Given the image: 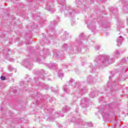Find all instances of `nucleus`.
Wrapping results in <instances>:
<instances>
[{
    "label": "nucleus",
    "instance_id": "nucleus-1",
    "mask_svg": "<svg viewBox=\"0 0 128 128\" xmlns=\"http://www.w3.org/2000/svg\"><path fill=\"white\" fill-rule=\"evenodd\" d=\"M66 0H58V4H60L61 6H60V10H64H64V14L66 16H69V18H74L76 14H78L80 12L76 11L74 9L70 8V6H66V5H63L64 4Z\"/></svg>",
    "mask_w": 128,
    "mask_h": 128
},
{
    "label": "nucleus",
    "instance_id": "nucleus-2",
    "mask_svg": "<svg viewBox=\"0 0 128 128\" xmlns=\"http://www.w3.org/2000/svg\"><path fill=\"white\" fill-rule=\"evenodd\" d=\"M114 62V60L112 58H110V56L108 55H105L103 56L102 60L99 59L97 64H98V66H106L111 64Z\"/></svg>",
    "mask_w": 128,
    "mask_h": 128
},
{
    "label": "nucleus",
    "instance_id": "nucleus-3",
    "mask_svg": "<svg viewBox=\"0 0 128 128\" xmlns=\"http://www.w3.org/2000/svg\"><path fill=\"white\" fill-rule=\"evenodd\" d=\"M69 84L74 86L75 90H78V92L80 90L81 94H86L88 92V90L86 88H82V87L80 86V84L76 82L73 79H71L69 81Z\"/></svg>",
    "mask_w": 128,
    "mask_h": 128
},
{
    "label": "nucleus",
    "instance_id": "nucleus-4",
    "mask_svg": "<svg viewBox=\"0 0 128 128\" xmlns=\"http://www.w3.org/2000/svg\"><path fill=\"white\" fill-rule=\"evenodd\" d=\"M88 28L92 32H96V23L92 22L87 26Z\"/></svg>",
    "mask_w": 128,
    "mask_h": 128
},
{
    "label": "nucleus",
    "instance_id": "nucleus-5",
    "mask_svg": "<svg viewBox=\"0 0 128 128\" xmlns=\"http://www.w3.org/2000/svg\"><path fill=\"white\" fill-rule=\"evenodd\" d=\"M90 102V100H88V98H84L82 99L81 100V106H82V108H86L88 106H86L88 102Z\"/></svg>",
    "mask_w": 128,
    "mask_h": 128
},
{
    "label": "nucleus",
    "instance_id": "nucleus-6",
    "mask_svg": "<svg viewBox=\"0 0 128 128\" xmlns=\"http://www.w3.org/2000/svg\"><path fill=\"white\" fill-rule=\"evenodd\" d=\"M122 42H124V37H122V36H119L116 40L117 45L118 46H122Z\"/></svg>",
    "mask_w": 128,
    "mask_h": 128
},
{
    "label": "nucleus",
    "instance_id": "nucleus-7",
    "mask_svg": "<svg viewBox=\"0 0 128 128\" xmlns=\"http://www.w3.org/2000/svg\"><path fill=\"white\" fill-rule=\"evenodd\" d=\"M100 114H102V116H104V118L108 116V114L106 113V110H100Z\"/></svg>",
    "mask_w": 128,
    "mask_h": 128
},
{
    "label": "nucleus",
    "instance_id": "nucleus-8",
    "mask_svg": "<svg viewBox=\"0 0 128 128\" xmlns=\"http://www.w3.org/2000/svg\"><path fill=\"white\" fill-rule=\"evenodd\" d=\"M48 66L50 68H51V70H54L58 68V64L56 63H50L48 64Z\"/></svg>",
    "mask_w": 128,
    "mask_h": 128
},
{
    "label": "nucleus",
    "instance_id": "nucleus-9",
    "mask_svg": "<svg viewBox=\"0 0 128 128\" xmlns=\"http://www.w3.org/2000/svg\"><path fill=\"white\" fill-rule=\"evenodd\" d=\"M42 74L40 75V78H38V77H37V78H34V80H48V78H44L42 76H44V70H42Z\"/></svg>",
    "mask_w": 128,
    "mask_h": 128
},
{
    "label": "nucleus",
    "instance_id": "nucleus-10",
    "mask_svg": "<svg viewBox=\"0 0 128 128\" xmlns=\"http://www.w3.org/2000/svg\"><path fill=\"white\" fill-rule=\"evenodd\" d=\"M53 52L54 56H56L57 58H60L61 57L59 55L60 53L58 50H54Z\"/></svg>",
    "mask_w": 128,
    "mask_h": 128
},
{
    "label": "nucleus",
    "instance_id": "nucleus-11",
    "mask_svg": "<svg viewBox=\"0 0 128 128\" xmlns=\"http://www.w3.org/2000/svg\"><path fill=\"white\" fill-rule=\"evenodd\" d=\"M46 9L47 10H49V12H50L51 14H54V12H55V10L54 8L50 6L48 7V6H46Z\"/></svg>",
    "mask_w": 128,
    "mask_h": 128
},
{
    "label": "nucleus",
    "instance_id": "nucleus-12",
    "mask_svg": "<svg viewBox=\"0 0 128 128\" xmlns=\"http://www.w3.org/2000/svg\"><path fill=\"white\" fill-rule=\"evenodd\" d=\"M68 38H69V35H68V32H65L64 33V35L62 37V39L64 40H68Z\"/></svg>",
    "mask_w": 128,
    "mask_h": 128
},
{
    "label": "nucleus",
    "instance_id": "nucleus-13",
    "mask_svg": "<svg viewBox=\"0 0 128 128\" xmlns=\"http://www.w3.org/2000/svg\"><path fill=\"white\" fill-rule=\"evenodd\" d=\"M63 90L66 92V94H70V90L68 89V85H65L63 86Z\"/></svg>",
    "mask_w": 128,
    "mask_h": 128
},
{
    "label": "nucleus",
    "instance_id": "nucleus-14",
    "mask_svg": "<svg viewBox=\"0 0 128 128\" xmlns=\"http://www.w3.org/2000/svg\"><path fill=\"white\" fill-rule=\"evenodd\" d=\"M70 110V108L68 106H64L63 107L62 112H68Z\"/></svg>",
    "mask_w": 128,
    "mask_h": 128
},
{
    "label": "nucleus",
    "instance_id": "nucleus-15",
    "mask_svg": "<svg viewBox=\"0 0 128 128\" xmlns=\"http://www.w3.org/2000/svg\"><path fill=\"white\" fill-rule=\"evenodd\" d=\"M75 4L78 8L80 6H82V2L79 0H76Z\"/></svg>",
    "mask_w": 128,
    "mask_h": 128
},
{
    "label": "nucleus",
    "instance_id": "nucleus-16",
    "mask_svg": "<svg viewBox=\"0 0 128 128\" xmlns=\"http://www.w3.org/2000/svg\"><path fill=\"white\" fill-rule=\"evenodd\" d=\"M44 56H50V50L48 49H44Z\"/></svg>",
    "mask_w": 128,
    "mask_h": 128
},
{
    "label": "nucleus",
    "instance_id": "nucleus-17",
    "mask_svg": "<svg viewBox=\"0 0 128 128\" xmlns=\"http://www.w3.org/2000/svg\"><path fill=\"white\" fill-rule=\"evenodd\" d=\"M111 14H118V10L116 8H111V10H110Z\"/></svg>",
    "mask_w": 128,
    "mask_h": 128
},
{
    "label": "nucleus",
    "instance_id": "nucleus-18",
    "mask_svg": "<svg viewBox=\"0 0 128 128\" xmlns=\"http://www.w3.org/2000/svg\"><path fill=\"white\" fill-rule=\"evenodd\" d=\"M40 86H42V88H44V90H48V86L44 83H42L41 84H40Z\"/></svg>",
    "mask_w": 128,
    "mask_h": 128
},
{
    "label": "nucleus",
    "instance_id": "nucleus-19",
    "mask_svg": "<svg viewBox=\"0 0 128 128\" xmlns=\"http://www.w3.org/2000/svg\"><path fill=\"white\" fill-rule=\"evenodd\" d=\"M120 56V51L118 50H116L114 52V58H118Z\"/></svg>",
    "mask_w": 128,
    "mask_h": 128
},
{
    "label": "nucleus",
    "instance_id": "nucleus-20",
    "mask_svg": "<svg viewBox=\"0 0 128 128\" xmlns=\"http://www.w3.org/2000/svg\"><path fill=\"white\" fill-rule=\"evenodd\" d=\"M92 80H94V79L92 78V76H90L87 78V82H88L89 84H92Z\"/></svg>",
    "mask_w": 128,
    "mask_h": 128
},
{
    "label": "nucleus",
    "instance_id": "nucleus-21",
    "mask_svg": "<svg viewBox=\"0 0 128 128\" xmlns=\"http://www.w3.org/2000/svg\"><path fill=\"white\" fill-rule=\"evenodd\" d=\"M62 49L63 50H66L68 49V44H64L62 46Z\"/></svg>",
    "mask_w": 128,
    "mask_h": 128
},
{
    "label": "nucleus",
    "instance_id": "nucleus-22",
    "mask_svg": "<svg viewBox=\"0 0 128 128\" xmlns=\"http://www.w3.org/2000/svg\"><path fill=\"white\" fill-rule=\"evenodd\" d=\"M94 96H95L94 92H92L90 94V98H94Z\"/></svg>",
    "mask_w": 128,
    "mask_h": 128
},
{
    "label": "nucleus",
    "instance_id": "nucleus-23",
    "mask_svg": "<svg viewBox=\"0 0 128 128\" xmlns=\"http://www.w3.org/2000/svg\"><path fill=\"white\" fill-rule=\"evenodd\" d=\"M120 2H122V3L124 2V4H125L126 6H127L128 0H126V1H123L122 0H120Z\"/></svg>",
    "mask_w": 128,
    "mask_h": 128
},
{
    "label": "nucleus",
    "instance_id": "nucleus-24",
    "mask_svg": "<svg viewBox=\"0 0 128 128\" xmlns=\"http://www.w3.org/2000/svg\"><path fill=\"white\" fill-rule=\"evenodd\" d=\"M72 122H78V120H76L75 118H73L71 120Z\"/></svg>",
    "mask_w": 128,
    "mask_h": 128
},
{
    "label": "nucleus",
    "instance_id": "nucleus-25",
    "mask_svg": "<svg viewBox=\"0 0 128 128\" xmlns=\"http://www.w3.org/2000/svg\"><path fill=\"white\" fill-rule=\"evenodd\" d=\"M58 76L59 78H62L64 76V73H58Z\"/></svg>",
    "mask_w": 128,
    "mask_h": 128
},
{
    "label": "nucleus",
    "instance_id": "nucleus-26",
    "mask_svg": "<svg viewBox=\"0 0 128 128\" xmlns=\"http://www.w3.org/2000/svg\"><path fill=\"white\" fill-rule=\"evenodd\" d=\"M47 120L48 122H54V120L52 118V117L48 118Z\"/></svg>",
    "mask_w": 128,
    "mask_h": 128
},
{
    "label": "nucleus",
    "instance_id": "nucleus-27",
    "mask_svg": "<svg viewBox=\"0 0 128 128\" xmlns=\"http://www.w3.org/2000/svg\"><path fill=\"white\" fill-rule=\"evenodd\" d=\"M114 87H112V88L110 89V92H112L111 94H112V92H114Z\"/></svg>",
    "mask_w": 128,
    "mask_h": 128
},
{
    "label": "nucleus",
    "instance_id": "nucleus-28",
    "mask_svg": "<svg viewBox=\"0 0 128 128\" xmlns=\"http://www.w3.org/2000/svg\"><path fill=\"white\" fill-rule=\"evenodd\" d=\"M0 78L2 80H6V77L4 76H1Z\"/></svg>",
    "mask_w": 128,
    "mask_h": 128
},
{
    "label": "nucleus",
    "instance_id": "nucleus-29",
    "mask_svg": "<svg viewBox=\"0 0 128 128\" xmlns=\"http://www.w3.org/2000/svg\"><path fill=\"white\" fill-rule=\"evenodd\" d=\"M86 124L88 126H92V123H87Z\"/></svg>",
    "mask_w": 128,
    "mask_h": 128
},
{
    "label": "nucleus",
    "instance_id": "nucleus-30",
    "mask_svg": "<svg viewBox=\"0 0 128 128\" xmlns=\"http://www.w3.org/2000/svg\"><path fill=\"white\" fill-rule=\"evenodd\" d=\"M84 36V34H82L80 35L79 36L80 38H82Z\"/></svg>",
    "mask_w": 128,
    "mask_h": 128
},
{
    "label": "nucleus",
    "instance_id": "nucleus-31",
    "mask_svg": "<svg viewBox=\"0 0 128 128\" xmlns=\"http://www.w3.org/2000/svg\"><path fill=\"white\" fill-rule=\"evenodd\" d=\"M76 42L78 44H82V41L80 40H77Z\"/></svg>",
    "mask_w": 128,
    "mask_h": 128
},
{
    "label": "nucleus",
    "instance_id": "nucleus-32",
    "mask_svg": "<svg viewBox=\"0 0 128 128\" xmlns=\"http://www.w3.org/2000/svg\"><path fill=\"white\" fill-rule=\"evenodd\" d=\"M96 50H100V46H96L95 47Z\"/></svg>",
    "mask_w": 128,
    "mask_h": 128
},
{
    "label": "nucleus",
    "instance_id": "nucleus-33",
    "mask_svg": "<svg viewBox=\"0 0 128 128\" xmlns=\"http://www.w3.org/2000/svg\"><path fill=\"white\" fill-rule=\"evenodd\" d=\"M126 80V78H120V80L123 81V80Z\"/></svg>",
    "mask_w": 128,
    "mask_h": 128
},
{
    "label": "nucleus",
    "instance_id": "nucleus-34",
    "mask_svg": "<svg viewBox=\"0 0 128 128\" xmlns=\"http://www.w3.org/2000/svg\"><path fill=\"white\" fill-rule=\"evenodd\" d=\"M122 71L124 72H126V68H122Z\"/></svg>",
    "mask_w": 128,
    "mask_h": 128
},
{
    "label": "nucleus",
    "instance_id": "nucleus-35",
    "mask_svg": "<svg viewBox=\"0 0 128 128\" xmlns=\"http://www.w3.org/2000/svg\"><path fill=\"white\" fill-rule=\"evenodd\" d=\"M122 62H126V60L124 59H122V60H121Z\"/></svg>",
    "mask_w": 128,
    "mask_h": 128
},
{
    "label": "nucleus",
    "instance_id": "nucleus-36",
    "mask_svg": "<svg viewBox=\"0 0 128 128\" xmlns=\"http://www.w3.org/2000/svg\"><path fill=\"white\" fill-rule=\"evenodd\" d=\"M42 35H43V36H44V38H45V37H46V34H42Z\"/></svg>",
    "mask_w": 128,
    "mask_h": 128
},
{
    "label": "nucleus",
    "instance_id": "nucleus-37",
    "mask_svg": "<svg viewBox=\"0 0 128 128\" xmlns=\"http://www.w3.org/2000/svg\"><path fill=\"white\" fill-rule=\"evenodd\" d=\"M54 92H56V94H58V92L57 90H54Z\"/></svg>",
    "mask_w": 128,
    "mask_h": 128
},
{
    "label": "nucleus",
    "instance_id": "nucleus-38",
    "mask_svg": "<svg viewBox=\"0 0 128 128\" xmlns=\"http://www.w3.org/2000/svg\"><path fill=\"white\" fill-rule=\"evenodd\" d=\"M114 86H116V82L114 81Z\"/></svg>",
    "mask_w": 128,
    "mask_h": 128
},
{
    "label": "nucleus",
    "instance_id": "nucleus-39",
    "mask_svg": "<svg viewBox=\"0 0 128 128\" xmlns=\"http://www.w3.org/2000/svg\"><path fill=\"white\" fill-rule=\"evenodd\" d=\"M76 104V102H74L72 103V104Z\"/></svg>",
    "mask_w": 128,
    "mask_h": 128
},
{
    "label": "nucleus",
    "instance_id": "nucleus-40",
    "mask_svg": "<svg viewBox=\"0 0 128 128\" xmlns=\"http://www.w3.org/2000/svg\"><path fill=\"white\" fill-rule=\"evenodd\" d=\"M106 0H101V1L102 2H106Z\"/></svg>",
    "mask_w": 128,
    "mask_h": 128
},
{
    "label": "nucleus",
    "instance_id": "nucleus-41",
    "mask_svg": "<svg viewBox=\"0 0 128 128\" xmlns=\"http://www.w3.org/2000/svg\"><path fill=\"white\" fill-rule=\"evenodd\" d=\"M54 22H55L54 24H58V22H56V21H54Z\"/></svg>",
    "mask_w": 128,
    "mask_h": 128
},
{
    "label": "nucleus",
    "instance_id": "nucleus-42",
    "mask_svg": "<svg viewBox=\"0 0 128 128\" xmlns=\"http://www.w3.org/2000/svg\"><path fill=\"white\" fill-rule=\"evenodd\" d=\"M109 78L110 80V78H112V76H110Z\"/></svg>",
    "mask_w": 128,
    "mask_h": 128
},
{
    "label": "nucleus",
    "instance_id": "nucleus-43",
    "mask_svg": "<svg viewBox=\"0 0 128 128\" xmlns=\"http://www.w3.org/2000/svg\"><path fill=\"white\" fill-rule=\"evenodd\" d=\"M22 82H21L20 83V86H22Z\"/></svg>",
    "mask_w": 128,
    "mask_h": 128
},
{
    "label": "nucleus",
    "instance_id": "nucleus-44",
    "mask_svg": "<svg viewBox=\"0 0 128 128\" xmlns=\"http://www.w3.org/2000/svg\"><path fill=\"white\" fill-rule=\"evenodd\" d=\"M111 76H114V75L112 74H111Z\"/></svg>",
    "mask_w": 128,
    "mask_h": 128
},
{
    "label": "nucleus",
    "instance_id": "nucleus-45",
    "mask_svg": "<svg viewBox=\"0 0 128 128\" xmlns=\"http://www.w3.org/2000/svg\"><path fill=\"white\" fill-rule=\"evenodd\" d=\"M91 68H92L93 70H94V68H92V66H91Z\"/></svg>",
    "mask_w": 128,
    "mask_h": 128
},
{
    "label": "nucleus",
    "instance_id": "nucleus-46",
    "mask_svg": "<svg viewBox=\"0 0 128 128\" xmlns=\"http://www.w3.org/2000/svg\"><path fill=\"white\" fill-rule=\"evenodd\" d=\"M83 4L84 6V2H83Z\"/></svg>",
    "mask_w": 128,
    "mask_h": 128
},
{
    "label": "nucleus",
    "instance_id": "nucleus-47",
    "mask_svg": "<svg viewBox=\"0 0 128 128\" xmlns=\"http://www.w3.org/2000/svg\"><path fill=\"white\" fill-rule=\"evenodd\" d=\"M26 68H28V66H27Z\"/></svg>",
    "mask_w": 128,
    "mask_h": 128
},
{
    "label": "nucleus",
    "instance_id": "nucleus-48",
    "mask_svg": "<svg viewBox=\"0 0 128 128\" xmlns=\"http://www.w3.org/2000/svg\"><path fill=\"white\" fill-rule=\"evenodd\" d=\"M106 106H108V105L106 106Z\"/></svg>",
    "mask_w": 128,
    "mask_h": 128
},
{
    "label": "nucleus",
    "instance_id": "nucleus-49",
    "mask_svg": "<svg viewBox=\"0 0 128 128\" xmlns=\"http://www.w3.org/2000/svg\"><path fill=\"white\" fill-rule=\"evenodd\" d=\"M72 26H74V25L72 24Z\"/></svg>",
    "mask_w": 128,
    "mask_h": 128
},
{
    "label": "nucleus",
    "instance_id": "nucleus-50",
    "mask_svg": "<svg viewBox=\"0 0 128 128\" xmlns=\"http://www.w3.org/2000/svg\"><path fill=\"white\" fill-rule=\"evenodd\" d=\"M110 108V106H109Z\"/></svg>",
    "mask_w": 128,
    "mask_h": 128
},
{
    "label": "nucleus",
    "instance_id": "nucleus-51",
    "mask_svg": "<svg viewBox=\"0 0 128 128\" xmlns=\"http://www.w3.org/2000/svg\"><path fill=\"white\" fill-rule=\"evenodd\" d=\"M121 78H122V75L121 76Z\"/></svg>",
    "mask_w": 128,
    "mask_h": 128
},
{
    "label": "nucleus",
    "instance_id": "nucleus-52",
    "mask_svg": "<svg viewBox=\"0 0 128 128\" xmlns=\"http://www.w3.org/2000/svg\"><path fill=\"white\" fill-rule=\"evenodd\" d=\"M64 116V115L62 116V118Z\"/></svg>",
    "mask_w": 128,
    "mask_h": 128
},
{
    "label": "nucleus",
    "instance_id": "nucleus-53",
    "mask_svg": "<svg viewBox=\"0 0 128 128\" xmlns=\"http://www.w3.org/2000/svg\"><path fill=\"white\" fill-rule=\"evenodd\" d=\"M101 58L100 57H99V58Z\"/></svg>",
    "mask_w": 128,
    "mask_h": 128
},
{
    "label": "nucleus",
    "instance_id": "nucleus-54",
    "mask_svg": "<svg viewBox=\"0 0 128 128\" xmlns=\"http://www.w3.org/2000/svg\"><path fill=\"white\" fill-rule=\"evenodd\" d=\"M128 12V10H127Z\"/></svg>",
    "mask_w": 128,
    "mask_h": 128
}]
</instances>
